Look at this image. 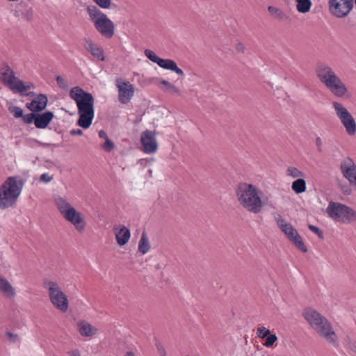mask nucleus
<instances>
[{"mask_svg":"<svg viewBox=\"0 0 356 356\" xmlns=\"http://www.w3.org/2000/svg\"><path fill=\"white\" fill-rule=\"evenodd\" d=\"M237 49H238V51H243V44H238L237 45Z\"/></svg>","mask_w":356,"mask_h":356,"instance_id":"nucleus-55","label":"nucleus"},{"mask_svg":"<svg viewBox=\"0 0 356 356\" xmlns=\"http://www.w3.org/2000/svg\"><path fill=\"white\" fill-rule=\"evenodd\" d=\"M8 111L16 118H19L23 116V109L16 106H9Z\"/></svg>","mask_w":356,"mask_h":356,"instance_id":"nucleus-32","label":"nucleus"},{"mask_svg":"<svg viewBox=\"0 0 356 356\" xmlns=\"http://www.w3.org/2000/svg\"><path fill=\"white\" fill-rule=\"evenodd\" d=\"M315 73L320 81L328 89H346L345 84L330 65L324 63H317Z\"/></svg>","mask_w":356,"mask_h":356,"instance_id":"nucleus-6","label":"nucleus"},{"mask_svg":"<svg viewBox=\"0 0 356 356\" xmlns=\"http://www.w3.org/2000/svg\"><path fill=\"white\" fill-rule=\"evenodd\" d=\"M71 89L76 90V89H81V88L79 86H74V87L72 88Z\"/></svg>","mask_w":356,"mask_h":356,"instance_id":"nucleus-56","label":"nucleus"},{"mask_svg":"<svg viewBox=\"0 0 356 356\" xmlns=\"http://www.w3.org/2000/svg\"><path fill=\"white\" fill-rule=\"evenodd\" d=\"M70 97L77 105L78 111H94L93 96L85 90H70Z\"/></svg>","mask_w":356,"mask_h":356,"instance_id":"nucleus-10","label":"nucleus"},{"mask_svg":"<svg viewBox=\"0 0 356 356\" xmlns=\"http://www.w3.org/2000/svg\"><path fill=\"white\" fill-rule=\"evenodd\" d=\"M83 46L88 52L97 60L100 61L105 60L104 49L100 44L94 42L92 39L84 38L83 39Z\"/></svg>","mask_w":356,"mask_h":356,"instance_id":"nucleus-15","label":"nucleus"},{"mask_svg":"<svg viewBox=\"0 0 356 356\" xmlns=\"http://www.w3.org/2000/svg\"><path fill=\"white\" fill-rule=\"evenodd\" d=\"M14 92H17L19 94V96L21 97H25V96H35V94L33 91H30L28 92L29 90H13Z\"/></svg>","mask_w":356,"mask_h":356,"instance_id":"nucleus-44","label":"nucleus"},{"mask_svg":"<svg viewBox=\"0 0 356 356\" xmlns=\"http://www.w3.org/2000/svg\"><path fill=\"white\" fill-rule=\"evenodd\" d=\"M56 81L58 87L62 89H66L68 87L67 80L61 76H58L56 77Z\"/></svg>","mask_w":356,"mask_h":356,"instance_id":"nucleus-40","label":"nucleus"},{"mask_svg":"<svg viewBox=\"0 0 356 356\" xmlns=\"http://www.w3.org/2000/svg\"><path fill=\"white\" fill-rule=\"evenodd\" d=\"M333 106L348 134L354 135L356 133V122L352 115L340 103L333 102Z\"/></svg>","mask_w":356,"mask_h":356,"instance_id":"nucleus-9","label":"nucleus"},{"mask_svg":"<svg viewBox=\"0 0 356 356\" xmlns=\"http://www.w3.org/2000/svg\"><path fill=\"white\" fill-rule=\"evenodd\" d=\"M79 115L76 124L83 129H88L90 127L94 118V111H78Z\"/></svg>","mask_w":356,"mask_h":356,"instance_id":"nucleus-18","label":"nucleus"},{"mask_svg":"<svg viewBox=\"0 0 356 356\" xmlns=\"http://www.w3.org/2000/svg\"><path fill=\"white\" fill-rule=\"evenodd\" d=\"M302 316L322 337L325 338L334 346H337V336L332 330L331 323L316 310L311 307L305 308Z\"/></svg>","mask_w":356,"mask_h":356,"instance_id":"nucleus-2","label":"nucleus"},{"mask_svg":"<svg viewBox=\"0 0 356 356\" xmlns=\"http://www.w3.org/2000/svg\"><path fill=\"white\" fill-rule=\"evenodd\" d=\"M296 9L301 13L309 12L312 5L311 0H296Z\"/></svg>","mask_w":356,"mask_h":356,"instance_id":"nucleus-24","label":"nucleus"},{"mask_svg":"<svg viewBox=\"0 0 356 356\" xmlns=\"http://www.w3.org/2000/svg\"><path fill=\"white\" fill-rule=\"evenodd\" d=\"M283 226L284 227H282V232H283L286 235L289 241L291 240L293 236L298 233L297 230L293 228L290 223Z\"/></svg>","mask_w":356,"mask_h":356,"instance_id":"nucleus-31","label":"nucleus"},{"mask_svg":"<svg viewBox=\"0 0 356 356\" xmlns=\"http://www.w3.org/2000/svg\"><path fill=\"white\" fill-rule=\"evenodd\" d=\"M135 90H118V99L122 104H127L134 96Z\"/></svg>","mask_w":356,"mask_h":356,"instance_id":"nucleus-28","label":"nucleus"},{"mask_svg":"<svg viewBox=\"0 0 356 356\" xmlns=\"http://www.w3.org/2000/svg\"><path fill=\"white\" fill-rule=\"evenodd\" d=\"M270 331L265 327H259L257 330V334L259 338L264 339L269 335Z\"/></svg>","mask_w":356,"mask_h":356,"instance_id":"nucleus-36","label":"nucleus"},{"mask_svg":"<svg viewBox=\"0 0 356 356\" xmlns=\"http://www.w3.org/2000/svg\"><path fill=\"white\" fill-rule=\"evenodd\" d=\"M287 175L289 176H291L293 178L302 177H303V172L299 170L298 168L294 167H289L286 170Z\"/></svg>","mask_w":356,"mask_h":356,"instance_id":"nucleus-33","label":"nucleus"},{"mask_svg":"<svg viewBox=\"0 0 356 356\" xmlns=\"http://www.w3.org/2000/svg\"><path fill=\"white\" fill-rule=\"evenodd\" d=\"M54 118V114L52 111H47L42 113L36 112L35 126L38 129H45L48 127Z\"/></svg>","mask_w":356,"mask_h":356,"instance_id":"nucleus-17","label":"nucleus"},{"mask_svg":"<svg viewBox=\"0 0 356 356\" xmlns=\"http://www.w3.org/2000/svg\"><path fill=\"white\" fill-rule=\"evenodd\" d=\"M25 180L19 176L9 177L0 187V209L14 205L19 196Z\"/></svg>","mask_w":356,"mask_h":356,"instance_id":"nucleus-3","label":"nucleus"},{"mask_svg":"<svg viewBox=\"0 0 356 356\" xmlns=\"http://www.w3.org/2000/svg\"><path fill=\"white\" fill-rule=\"evenodd\" d=\"M334 94L339 97H341L343 99H348L351 96V93L350 90H332Z\"/></svg>","mask_w":356,"mask_h":356,"instance_id":"nucleus-38","label":"nucleus"},{"mask_svg":"<svg viewBox=\"0 0 356 356\" xmlns=\"http://www.w3.org/2000/svg\"><path fill=\"white\" fill-rule=\"evenodd\" d=\"M156 268H160L159 265H157V266H156Z\"/></svg>","mask_w":356,"mask_h":356,"instance_id":"nucleus-58","label":"nucleus"},{"mask_svg":"<svg viewBox=\"0 0 356 356\" xmlns=\"http://www.w3.org/2000/svg\"><path fill=\"white\" fill-rule=\"evenodd\" d=\"M96 3L100 8L102 9H111L116 7L115 3H112V0H92Z\"/></svg>","mask_w":356,"mask_h":356,"instance_id":"nucleus-30","label":"nucleus"},{"mask_svg":"<svg viewBox=\"0 0 356 356\" xmlns=\"http://www.w3.org/2000/svg\"><path fill=\"white\" fill-rule=\"evenodd\" d=\"M70 134L71 136H75V135L82 136L83 135V131L81 129H72L70 131Z\"/></svg>","mask_w":356,"mask_h":356,"instance_id":"nucleus-50","label":"nucleus"},{"mask_svg":"<svg viewBox=\"0 0 356 356\" xmlns=\"http://www.w3.org/2000/svg\"><path fill=\"white\" fill-rule=\"evenodd\" d=\"M0 79L10 89H30L31 88V86L25 85L15 76L14 71L7 63H3L0 68Z\"/></svg>","mask_w":356,"mask_h":356,"instance_id":"nucleus-8","label":"nucleus"},{"mask_svg":"<svg viewBox=\"0 0 356 356\" xmlns=\"http://www.w3.org/2000/svg\"><path fill=\"white\" fill-rule=\"evenodd\" d=\"M292 190L297 194H300L306 191V181L302 178L295 180L291 185Z\"/></svg>","mask_w":356,"mask_h":356,"instance_id":"nucleus-23","label":"nucleus"},{"mask_svg":"<svg viewBox=\"0 0 356 356\" xmlns=\"http://www.w3.org/2000/svg\"><path fill=\"white\" fill-rule=\"evenodd\" d=\"M151 245L148 237L145 231L143 232L138 243V251L143 254H146L150 249Z\"/></svg>","mask_w":356,"mask_h":356,"instance_id":"nucleus-22","label":"nucleus"},{"mask_svg":"<svg viewBox=\"0 0 356 356\" xmlns=\"http://www.w3.org/2000/svg\"><path fill=\"white\" fill-rule=\"evenodd\" d=\"M308 228L312 232L316 234L318 236L319 238H321V239L324 238V235H323V231L321 229H320L318 227L312 225H309Z\"/></svg>","mask_w":356,"mask_h":356,"instance_id":"nucleus-41","label":"nucleus"},{"mask_svg":"<svg viewBox=\"0 0 356 356\" xmlns=\"http://www.w3.org/2000/svg\"><path fill=\"white\" fill-rule=\"evenodd\" d=\"M263 192L252 184L240 183L236 189V196L240 204L247 211L259 213L265 204L261 200Z\"/></svg>","mask_w":356,"mask_h":356,"instance_id":"nucleus-1","label":"nucleus"},{"mask_svg":"<svg viewBox=\"0 0 356 356\" xmlns=\"http://www.w3.org/2000/svg\"><path fill=\"white\" fill-rule=\"evenodd\" d=\"M35 115L36 113H31L25 115H23L22 117L23 118V122L26 124H31L33 122L35 124Z\"/></svg>","mask_w":356,"mask_h":356,"instance_id":"nucleus-39","label":"nucleus"},{"mask_svg":"<svg viewBox=\"0 0 356 356\" xmlns=\"http://www.w3.org/2000/svg\"><path fill=\"white\" fill-rule=\"evenodd\" d=\"M86 13L95 30L102 36L107 39L113 36L114 22L104 12L95 5H89L86 7Z\"/></svg>","mask_w":356,"mask_h":356,"instance_id":"nucleus-4","label":"nucleus"},{"mask_svg":"<svg viewBox=\"0 0 356 356\" xmlns=\"http://www.w3.org/2000/svg\"><path fill=\"white\" fill-rule=\"evenodd\" d=\"M355 5H356V0H355Z\"/></svg>","mask_w":356,"mask_h":356,"instance_id":"nucleus-59","label":"nucleus"},{"mask_svg":"<svg viewBox=\"0 0 356 356\" xmlns=\"http://www.w3.org/2000/svg\"><path fill=\"white\" fill-rule=\"evenodd\" d=\"M124 356H135V354L132 351H128Z\"/></svg>","mask_w":356,"mask_h":356,"instance_id":"nucleus-54","label":"nucleus"},{"mask_svg":"<svg viewBox=\"0 0 356 356\" xmlns=\"http://www.w3.org/2000/svg\"><path fill=\"white\" fill-rule=\"evenodd\" d=\"M99 137L105 140L106 138H108L107 134L104 130H100L99 131Z\"/></svg>","mask_w":356,"mask_h":356,"instance_id":"nucleus-52","label":"nucleus"},{"mask_svg":"<svg viewBox=\"0 0 356 356\" xmlns=\"http://www.w3.org/2000/svg\"><path fill=\"white\" fill-rule=\"evenodd\" d=\"M44 286L49 291V298L52 304L61 312H65L68 309V300L58 284L51 281H46L44 282Z\"/></svg>","mask_w":356,"mask_h":356,"instance_id":"nucleus-7","label":"nucleus"},{"mask_svg":"<svg viewBox=\"0 0 356 356\" xmlns=\"http://www.w3.org/2000/svg\"><path fill=\"white\" fill-rule=\"evenodd\" d=\"M277 340V337L276 336V334H269V335H268L266 337V341H265V343H264V345L266 347H270L273 345V343Z\"/></svg>","mask_w":356,"mask_h":356,"instance_id":"nucleus-37","label":"nucleus"},{"mask_svg":"<svg viewBox=\"0 0 356 356\" xmlns=\"http://www.w3.org/2000/svg\"><path fill=\"white\" fill-rule=\"evenodd\" d=\"M291 241H292L294 245H296V247L299 249L300 251H302V252H307V248L306 247V245H305L300 235L298 234V232L293 236V238H291V240H290Z\"/></svg>","mask_w":356,"mask_h":356,"instance_id":"nucleus-29","label":"nucleus"},{"mask_svg":"<svg viewBox=\"0 0 356 356\" xmlns=\"http://www.w3.org/2000/svg\"><path fill=\"white\" fill-rule=\"evenodd\" d=\"M78 330L80 334L83 337H91L95 334L97 329L92 327L89 323L85 321H81L78 323Z\"/></svg>","mask_w":356,"mask_h":356,"instance_id":"nucleus-19","label":"nucleus"},{"mask_svg":"<svg viewBox=\"0 0 356 356\" xmlns=\"http://www.w3.org/2000/svg\"><path fill=\"white\" fill-rule=\"evenodd\" d=\"M116 87L118 89H134L132 85L129 84V82L123 81L122 79L116 80Z\"/></svg>","mask_w":356,"mask_h":356,"instance_id":"nucleus-34","label":"nucleus"},{"mask_svg":"<svg viewBox=\"0 0 356 356\" xmlns=\"http://www.w3.org/2000/svg\"><path fill=\"white\" fill-rule=\"evenodd\" d=\"M326 213L334 220L343 224L356 222V211L351 207L340 202L330 201Z\"/></svg>","mask_w":356,"mask_h":356,"instance_id":"nucleus-5","label":"nucleus"},{"mask_svg":"<svg viewBox=\"0 0 356 356\" xmlns=\"http://www.w3.org/2000/svg\"><path fill=\"white\" fill-rule=\"evenodd\" d=\"M155 132L149 130L144 131L141 134V143L145 153H154L158 148L155 138Z\"/></svg>","mask_w":356,"mask_h":356,"instance_id":"nucleus-16","label":"nucleus"},{"mask_svg":"<svg viewBox=\"0 0 356 356\" xmlns=\"http://www.w3.org/2000/svg\"><path fill=\"white\" fill-rule=\"evenodd\" d=\"M156 346L157 348L158 353H159V355L161 356H165L166 355V351H165V348H163V346L161 344L160 342H157L156 343Z\"/></svg>","mask_w":356,"mask_h":356,"instance_id":"nucleus-46","label":"nucleus"},{"mask_svg":"<svg viewBox=\"0 0 356 356\" xmlns=\"http://www.w3.org/2000/svg\"><path fill=\"white\" fill-rule=\"evenodd\" d=\"M341 190L344 195H350L352 192L350 187L347 185H341Z\"/></svg>","mask_w":356,"mask_h":356,"instance_id":"nucleus-47","label":"nucleus"},{"mask_svg":"<svg viewBox=\"0 0 356 356\" xmlns=\"http://www.w3.org/2000/svg\"><path fill=\"white\" fill-rule=\"evenodd\" d=\"M340 169L343 176L347 179L350 184L356 186V164L350 157H346L341 161Z\"/></svg>","mask_w":356,"mask_h":356,"instance_id":"nucleus-14","label":"nucleus"},{"mask_svg":"<svg viewBox=\"0 0 356 356\" xmlns=\"http://www.w3.org/2000/svg\"><path fill=\"white\" fill-rule=\"evenodd\" d=\"M268 10L274 17L280 20H285L287 19L286 15L278 8L270 6L268 8Z\"/></svg>","mask_w":356,"mask_h":356,"instance_id":"nucleus-27","label":"nucleus"},{"mask_svg":"<svg viewBox=\"0 0 356 356\" xmlns=\"http://www.w3.org/2000/svg\"><path fill=\"white\" fill-rule=\"evenodd\" d=\"M6 337L8 338V339L13 343H15L17 341H19V337L17 334H14L13 332H10L9 331L6 332Z\"/></svg>","mask_w":356,"mask_h":356,"instance_id":"nucleus-42","label":"nucleus"},{"mask_svg":"<svg viewBox=\"0 0 356 356\" xmlns=\"http://www.w3.org/2000/svg\"><path fill=\"white\" fill-rule=\"evenodd\" d=\"M350 348L356 353V342H352L349 343Z\"/></svg>","mask_w":356,"mask_h":356,"instance_id":"nucleus-53","label":"nucleus"},{"mask_svg":"<svg viewBox=\"0 0 356 356\" xmlns=\"http://www.w3.org/2000/svg\"><path fill=\"white\" fill-rule=\"evenodd\" d=\"M35 102H33V100L31 102L26 103V106L28 109L33 111V113L35 112Z\"/></svg>","mask_w":356,"mask_h":356,"instance_id":"nucleus-49","label":"nucleus"},{"mask_svg":"<svg viewBox=\"0 0 356 356\" xmlns=\"http://www.w3.org/2000/svg\"><path fill=\"white\" fill-rule=\"evenodd\" d=\"M62 216L67 221L72 223L79 232L82 233L84 232L86 225L84 217L73 207L65 211V214Z\"/></svg>","mask_w":356,"mask_h":356,"instance_id":"nucleus-13","label":"nucleus"},{"mask_svg":"<svg viewBox=\"0 0 356 356\" xmlns=\"http://www.w3.org/2000/svg\"><path fill=\"white\" fill-rule=\"evenodd\" d=\"M0 290L8 295L13 296L15 294L14 289L9 282L1 277H0Z\"/></svg>","mask_w":356,"mask_h":356,"instance_id":"nucleus-26","label":"nucleus"},{"mask_svg":"<svg viewBox=\"0 0 356 356\" xmlns=\"http://www.w3.org/2000/svg\"><path fill=\"white\" fill-rule=\"evenodd\" d=\"M53 177L49 176L48 173H43L41 175L40 180L44 183H48L52 180Z\"/></svg>","mask_w":356,"mask_h":356,"instance_id":"nucleus-45","label":"nucleus"},{"mask_svg":"<svg viewBox=\"0 0 356 356\" xmlns=\"http://www.w3.org/2000/svg\"><path fill=\"white\" fill-rule=\"evenodd\" d=\"M162 83H163V84H165V85H168V84H169V83H168V81H162Z\"/></svg>","mask_w":356,"mask_h":356,"instance_id":"nucleus-57","label":"nucleus"},{"mask_svg":"<svg viewBox=\"0 0 356 356\" xmlns=\"http://www.w3.org/2000/svg\"><path fill=\"white\" fill-rule=\"evenodd\" d=\"M102 147L106 152H110L114 149L115 145L109 138H106L105 142L102 145Z\"/></svg>","mask_w":356,"mask_h":356,"instance_id":"nucleus-35","label":"nucleus"},{"mask_svg":"<svg viewBox=\"0 0 356 356\" xmlns=\"http://www.w3.org/2000/svg\"><path fill=\"white\" fill-rule=\"evenodd\" d=\"M145 56L152 62L156 63L160 67L175 72L179 76H184V71L178 67L177 63L171 59L161 58L151 49H145L144 51Z\"/></svg>","mask_w":356,"mask_h":356,"instance_id":"nucleus-12","label":"nucleus"},{"mask_svg":"<svg viewBox=\"0 0 356 356\" xmlns=\"http://www.w3.org/2000/svg\"><path fill=\"white\" fill-rule=\"evenodd\" d=\"M315 143H316V145L318 152H322V144H323L321 138L320 137H316V140H315Z\"/></svg>","mask_w":356,"mask_h":356,"instance_id":"nucleus-48","label":"nucleus"},{"mask_svg":"<svg viewBox=\"0 0 356 356\" xmlns=\"http://www.w3.org/2000/svg\"><path fill=\"white\" fill-rule=\"evenodd\" d=\"M55 202L58 211L62 216L65 214V211L72 207V206L69 202H67L64 198L61 197H58L56 198Z\"/></svg>","mask_w":356,"mask_h":356,"instance_id":"nucleus-25","label":"nucleus"},{"mask_svg":"<svg viewBox=\"0 0 356 356\" xmlns=\"http://www.w3.org/2000/svg\"><path fill=\"white\" fill-rule=\"evenodd\" d=\"M329 10L337 17L343 18L348 15L353 8V0H329Z\"/></svg>","mask_w":356,"mask_h":356,"instance_id":"nucleus-11","label":"nucleus"},{"mask_svg":"<svg viewBox=\"0 0 356 356\" xmlns=\"http://www.w3.org/2000/svg\"><path fill=\"white\" fill-rule=\"evenodd\" d=\"M35 103V112H40L43 111L47 104L48 99L45 95L39 94L33 99Z\"/></svg>","mask_w":356,"mask_h":356,"instance_id":"nucleus-21","label":"nucleus"},{"mask_svg":"<svg viewBox=\"0 0 356 356\" xmlns=\"http://www.w3.org/2000/svg\"><path fill=\"white\" fill-rule=\"evenodd\" d=\"M67 354L70 355L71 356H81V353L78 349H74V350L68 351Z\"/></svg>","mask_w":356,"mask_h":356,"instance_id":"nucleus-51","label":"nucleus"},{"mask_svg":"<svg viewBox=\"0 0 356 356\" xmlns=\"http://www.w3.org/2000/svg\"><path fill=\"white\" fill-rule=\"evenodd\" d=\"M131 233L128 228L122 226L119 231L115 232V238L120 246L124 245L130 238Z\"/></svg>","mask_w":356,"mask_h":356,"instance_id":"nucleus-20","label":"nucleus"},{"mask_svg":"<svg viewBox=\"0 0 356 356\" xmlns=\"http://www.w3.org/2000/svg\"><path fill=\"white\" fill-rule=\"evenodd\" d=\"M275 221L279 226V227L282 229V227H284V225H287L288 223L285 222V220L282 218L280 215H277L275 218Z\"/></svg>","mask_w":356,"mask_h":356,"instance_id":"nucleus-43","label":"nucleus"}]
</instances>
